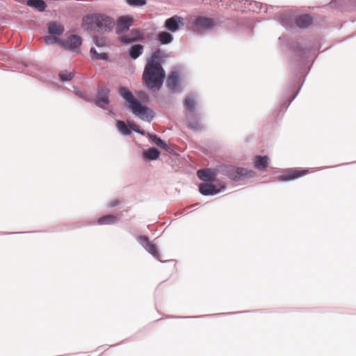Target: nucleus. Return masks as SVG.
Instances as JSON below:
<instances>
[{"label": "nucleus", "mask_w": 356, "mask_h": 356, "mask_svg": "<svg viewBox=\"0 0 356 356\" xmlns=\"http://www.w3.org/2000/svg\"><path fill=\"white\" fill-rule=\"evenodd\" d=\"M200 192L204 195H212L220 191L216 186L211 184H201L199 186Z\"/></svg>", "instance_id": "14"}, {"label": "nucleus", "mask_w": 356, "mask_h": 356, "mask_svg": "<svg viewBox=\"0 0 356 356\" xmlns=\"http://www.w3.org/2000/svg\"><path fill=\"white\" fill-rule=\"evenodd\" d=\"M81 44V38L76 35H71L67 39L62 40L61 46L67 49L76 51Z\"/></svg>", "instance_id": "6"}, {"label": "nucleus", "mask_w": 356, "mask_h": 356, "mask_svg": "<svg viewBox=\"0 0 356 356\" xmlns=\"http://www.w3.org/2000/svg\"><path fill=\"white\" fill-rule=\"evenodd\" d=\"M149 139L154 143L157 146L168 151L169 146L160 138H159L156 135L154 134H149Z\"/></svg>", "instance_id": "26"}, {"label": "nucleus", "mask_w": 356, "mask_h": 356, "mask_svg": "<svg viewBox=\"0 0 356 356\" xmlns=\"http://www.w3.org/2000/svg\"><path fill=\"white\" fill-rule=\"evenodd\" d=\"M187 122L188 127L193 130L197 131L202 128L200 123L194 116L187 115Z\"/></svg>", "instance_id": "21"}, {"label": "nucleus", "mask_w": 356, "mask_h": 356, "mask_svg": "<svg viewBox=\"0 0 356 356\" xmlns=\"http://www.w3.org/2000/svg\"><path fill=\"white\" fill-rule=\"evenodd\" d=\"M145 84L149 89L160 88L165 78V72L161 63L147 62L143 75Z\"/></svg>", "instance_id": "1"}, {"label": "nucleus", "mask_w": 356, "mask_h": 356, "mask_svg": "<svg viewBox=\"0 0 356 356\" xmlns=\"http://www.w3.org/2000/svg\"><path fill=\"white\" fill-rule=\"evenodd\" d=\"M94 42L97 47H104L106 44V40L104 38H94Z\"/></svg>", "instance_id": "33"}, {"label": "nucleus", "mask_w": 356, "mask_h": 356, "mask_svg": "<svg viewBox=\"0 0 356 356\" xmlns=\"http://www.w3.org/2000/svg\"><path fill=\"white\" fill-rule=\"evenodd\" d=\"M44 41H45L46 44H54V43H58L60 46L62 44V40H60L56 35H47L44 38Z\"/></svg>", "instance_id": "30"}, {"label": "nucleus", "mask_w": 356, "mask_h": 356, "mask_svg": "<svg viewBox=\"0 0 356 356\" xmlns=\"http://www.w3.org/2000/svg\"><path fill=\"white\" fill-rule=\"evenodd\" d=\"M182 20L181 17L175 15L165 21V27L172 32H175L179 29V24H182Z\"/></svg>", "instance_id": "13"}, {"label": "nucleus", "mask_w": 356, "mask_h": 356, "mask_svg": "<svg viewBox=\"0 0 356 356\" xmlns=\"http://www.w3.org/2000/svg\"><path fill=\"white\" fill-rule=\"evenodd\" d=\"M184 104L188 111L194 112L197 102L193 96H187L184 99Z\"/></svg>", "instance_id": "20"}, {"label": "nucleus", "mask_w": 356, "mask_h": 356, "mask_svg": "<svg viewBox=\"0 0 356 356\" xmlns=\"http://www.w3.org/2000/svg\"><path fill=\"white\" fill-rule=\"evenodd\" d=\"M114 20L104 14H93L83 19V26L94 32H106L115 25Z\"/></svg>", "instance_id": "2"}, {"label": "nucleus", "mask_w": 356, "mask_h": 356, "mask_svg": "<svg viewBox=\"0 0 356 356\" xmlns=\"http://www.w3.org/2000/svg\"><path fill=\"white\" fill-rule=\"evenodd\" d=\"M134 24V18L130 15H122L116 22V32L121 33L127 31Z\"/></svg>", "instance_id": "5"}, {"label": "nucleus", "mask_w": 356, "mask_h": 356, "mask_svg": "<svg viewBox=\"0 0 356 356\" xmlns=\"http://www.w3.org/2000/svg\"><path fill=\"white\" fill-rule=\"evenodd\" d=\"M268 158L267 156H258L255 158V167L259 170H264L268 166Z\"/></svg>", "instance_id": "19"}, {"label": "nucleus", "mask_w": 356, "mask_h": 356, "mask_svg": "<svg viewBox=\"0 0 356 356\" xmlns=\"http://www.w3.org/2000/svg\"><path fill=\"white\" fill-rule=\"evenodd\" d=\"M214 20L211 18L205 17H197L193 24V29L196 32H200L206 29H211L214 26Z\"/></svg>", "instance_id": "4"}, {"label": "nucleus", "mask_w": 356, "mask_h": 356, "mask_svg": "<svg viewBox=\"0 0 356 356\" xmlns=\"http://www.w3.org/2000/svg\"><path fill=\"white\" fill-rule=\"evenodd\" d=\"M163 56L164 53L161 50L158 49L152 54L151 59L148 62H155L156 63H161L160 61L163 57Z\"/></svg>", "instance_id": "28"}, {"label": "nucleus", "mask_w": 356, "mask_h": 356, "mask_svg": "<svg viewBox=\"0 0 356 356\" xmlns=\"http://www.w3.org/2000/svg\"><path fill=\"white\" fill-rule=\"evenodd\" d=\"M143 39V34L138 29H133L129 35L120 37V41L125 44H129L136 41H141Z\"/></svg>", "instance_id": "10"}, {"label": "nucleus", "mask_w": 356, "mask_h": 356, "mask_svg": "<svg viewBox=\"0 0 356 356\" xmlns=\"http://www.w3.org/2000/svg\"><path fill=\"white\" fill-rule=\"evenodd\" d=\"M138 241L149 253L152 254L155 258L159 259V254L156 246L149 241L147 237L141 236L138 238Z\"/></svg>", "instance_id": "11"}, {"label": "nucleus", "mask_w": 356, "mask_h": 356, "mask_svg": "<svg viewBox=\"0 0 356 356\" xmlns=\"http://www.w3.org/2000/svg\"><path fill=\"white\" fill-rule=\"evenodd\" d=\"M312 23V17L309 15H302L296 19V25L300 28H307Z\"/></svg>", "instance_id": "16"}, {"label": "nucleus", "mask_w": 356, "mask_h": 356, "mask_svg": "<svg viewBox=\"0 0 356 356\" xmlns=\"http://www.w3.org/2000/svg\"><path fill=\"white\" fill-rule=\"evenodd\" d=\"M90 53L92 54V58L97 60H106L107 59V55L106 53H97L96 49L95 48L90 49Z\"/></svg>", "instance_id": "29"}, {"label": "nucleus", "mask_w": 356, "mask_h": 356, "mask_svg": "<svg viewBox=\"0 0 356 356\" xmlns=\"http://www.w3.org/2000/svg\"><path fill=\"white\" fill-rule=\"evenodd\" d=\"M26 5L34 8L39 12H42L47 8V4L43 0H28L26 1Z\"/></svg>", "instance_id": "17"}, {"label": "nucleus", "mask_w": 356, "mask_h": 356, "mask_svg": "<svg viewBox=\"0 0 356 356\" xmlns=\"http://www.w3.org/2000/svg\"><path fill=\"white\" fill-rule=\"evenodd\" d=\"M119 201L118 200H113L110 202V207H115L116 206H118L119 204Z\"/></svg>", "instance_id": "35"}, {"label": "nucleus", "mask_w": 356, "mask_h": 356, "mask_svg": "<svg viewBox=\"0 0 356 356\" xmlns=\"http://www.w3.org/2000/svg\"><path fill=\"white\" fill-rule=\"evenodd\" d=\"M179 74L177 72H172L167 79V86L172 90L178 88Z\"/></svg>", "instance_id": "15"}, {"label": "nucleus", "mask_w": 356, "mask_h": 356, "mask_svg": "<svg viewBox=\"0 0 356 356\" xmlns=\"http://www.w3.org/2000/svg\"><path fill=\"white\" fill-rule=\"evenodd\" d=\"M117 222V217L114 215H106L99 218V225H111Z\"/></svg>", "instance_id": "22"}, {"label": "nucleus", "mask_w": 356, "mask_h": 356, "mask_svg": "<svg viewBox=\"0 0 356 356\" xmlns=\"http://www.w3.org/2000/svg\"><path fill=\"white\" fill-rule=\"evenodd\" d=\"M252 174H254L253 171H249L243 168H234L229 172V176L234 180H239L247 177H252Z\"/></svg>", "instance_id": "9"}, {"label": "nucleus", "mask_w": 356, "mask_h": 356, "mask_svg": "<svg viewBox=\"0 0 356 356\" xmlns=\"http://www.w3.org/2000/svg\"><path fill=\"white\" fill-rule=\"evenodd\" d=\"M110 90L107 88H104L99 90L97 98H96V104L100 107L104 108L106 105H107L109 102L108 101V95Z\"/></svg>", "instance_id": "12"}, {"label": "nucleus", "mask_w": 356, "mask_h": 356, "mask_svg": "<svg viewBox=\"0 0 356 356\" xmlns=\"http://www.w3.org/2000/svg\"><path fill=\"white\" fill-rule=\"evenodd\" d=\"M159 155V151L154 147L149 148L143 152V156L149 160H155Z\"/></svg>", "instance_id": "24"}, {"label": "nucleus", "mask_w": 356, "mask_h": 356, "mask_svg": "<svg viewBox=\"0 0 356 356\" xmlns=\"http://www.w3.org/2000/svg\"><path fill=\"white\" fill-rule=\"evenodd\" d=\"M158 40L161 44H166L172 41L173 37L170 33L162 31L158 34Z\"/></svg>", "instance_id": "25"}, {"label": "nucleus", "mask_w": 356, "mask_h": 356, "mask_svg": "<svg viewBox=\"0 0 356 356\" xmlns=\"http://www.w3.org/2000/svg\"><path fill=\"white\" fill-rule=\"evenodd\" d=\"M127 3L131 6H143L146 4V0H126Z\"/></svg>", "instance_id": "32"}, {"label": "nucleus", "mask_w": 356, "mask_h": 356, "mask_svg": "<svg viewBox=\"0 0 356 356\" xmlns=\"http://www.w3.org/2000/svg\"><path fill=\"white\" fill-rule=\"evenodd\" d=\"M48 31L51 35H59L63 33L64 28L59 24L51 22L48 26Z\"/></svg>", "instance_id": "18"}, {"label": "nucleus", "mask_w": 356, "mask_h": 356, "mask_svg": "<svg viewBox=\"0 0 356 356\" xmlns=\"http://www.w3.org/2000/svg\"><path fill=\"white\" fill-rule=\"evenodd\" d=\"M143 46L142 44H135L131 46L129 49V55L133 59H136L143 53Z\"/></svg>", "instance_id": "23"}, {"label": "nucleus", "mask_w": 356, "mask_h": 356, "mask_svg": "<svg viewBox=\"0 0 356 356\" xmlns=\"http://www.w3.org/2000/svg\"><path fill=\"white\" fill-rule=\"evenodd\" d=\"M308 173L309 170L307 169H291L282 175L280 179L282 181L293 180L306 175Z\"/></svg>", "instance_id": "8"}, {"label": "nucleus", "mask_w": 356, "mask_h": 356, "mask_svg": "<svg viewBox=\"0 0 356 356\" xmlns=\"http://www.w3.org/2000/svg\"><path fill=\"white\" fill-rule=\"evenodd\" d=\"M119 94L126 99L129 104V108L134 114L138 116L142 120H147L148 121H150L153 118L154 115L152 111L146 106H143L127 88H120L119 89Z\"/></svg>", "instance_id": "3"}, {"label": "nucleus", "mask_w": 356, "mask_h": 356, "mask_svg": "<svg viewBox=\"0 0 356 356\" xmlns=\"http://www.w3.org/2000/svg\"><path fill=\"white\" fill-rule=\"evenodd\" d=\"M117 128L118 131L123 135H130L131 131L123 121L118 120L117 122Z\"/></svg>", "instance_id": "27"}, {"label": "nucleus", "mask_w": 356, "mask_h": 356, "mask_svg": "<svg viewBox=\"0 0 356 356\" xmlns=\"http://www.w3.org/2000/svg\"><path fill=\"white\" fill-rule=\"evenodd\" d=\"M74 77L72 72H68L67 71H61L59 73V78L63 81H67L71 80Z\"/></svg>", "instance_id": "31"}, {"label": "nucleus", "mask_w": 356, "mask_h": 356, "mask_svg": "<svg viewBox=\"0 0 356 356\" xmlns=\"http://www.w3.org/2000/svg\"><path fill=\"white\" fill-rule=\"evenodd\" d=\"M218 171L216 169L205 168L198 170L197 175L200 179L204 181H213L216 180Z\"/></svg>", "instance_id": "7"}, {"label": "nucleus", "mask_w": 356, "mask_h": 356, "mask_svg": "<svg viewBox=\"0 0 356 356\" xmlns=\"http://www.w3.org/2000/svg\"><path fill=\"white\" fill-rule=\"evenodd\" d=\"M129 127L133 129L134 131H136V132H138V133H142L141 131H140L138 129V126L136 124H135L134 123H129Z\"/></svg>", "instance_id": "34"}]
</instances>
